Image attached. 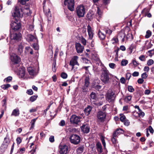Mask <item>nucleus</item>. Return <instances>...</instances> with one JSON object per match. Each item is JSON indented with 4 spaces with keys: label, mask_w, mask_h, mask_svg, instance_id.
Here are the masks:
<instances>
[{
    "label": "nucleus",
    "mask_w": 154,
    "mask_h": 154,
    "mask_svg": "<svg viewBox=\"0 0 154 154\" xmlns=\"http://www.w3.org/2000/svg\"><path fill=\"white\" fill-rule=\"evenodd\" d=\"M10 26V32H12L18 30L20 27L21 25L20 23L13 21L11 22Z\"/></svg>",
    "instance_id": "39448f33"
},
{
    "label": "nucleus",
    "mask_w": 154,
    "mask_h": 154,
    "mask_svg": "<svg viewBox=\"0 0 154 154\" xmlns=\"http://www.w3.org/2000/svg\"><path fill=\"white\" fill-rule=\"evenodd\" d=\"M132 63L133 65L135 66L136 67L138 65L140 64V63H138L137 61L136 60H133L132 61Z\"/></svg>",
    "instance_id": "8fccbe9b"
},
{
    "label": "nucleus",
    "mask_w": 154,
    "mask_h": 154,
    "mask_svg": "<svg viewBox=\"0 0 154 154\" xmlns=\"http://www.w3.org/2000/svg\"><path fill=\"white\" fill-rule=\"evenodd\" d=\"M94 87L96 90L99 91L101 89L102 86L98 85H95Z\"/></svg>",
    "instance_id": "c03bdc74"
},
{
    "label": "nucleus",
    "mask_w": 154,
    "mask_h": 154,
    "mask_svg": "<svg viewBox=\"0 0 154 154\" xmlns=\"http://www.w3.org/2000/svg\"><path fill=\"white\" fill-rule=\"evenodd\" d=\"M67 5V7L68 9L71 11H72L74 10V0H68L67 1L66 5Z\"/></svg>",
    "instance_id": "f8f14e48"
},
{
    "label": "nucleus",
    "mask_w": 154,
    "mask_h": 154,
    "mask_svg": "<svg viewBox=\"0 0 154 154\" xmlns=\"http://www.w3.org/2000/svg\"><path fill=\"white\" fill-rule=\"evenodd\" d=\"M81 42L83 44L85 45H86V40L83 38H82L81 39Z\"/></svg>",
    "instance_id": "5fc2aeb1"
},
{
    "label": "nucleus",
    "mask_w": 154,
    "mask_h": 154,
    "mask_svg": "<svg viewBox=\"0 0 154 154\" xmlns=\"http://www.w3.org/2000/svg\"><path fill=\"white\" fill-rule=\"evenodd\" d=\"M22 11V9L20 6L19 4H17L15 7L13 16L17 17H20L21 16V12Z\"/></svg>",
    "instance_id": "0eeeda50"
},
{
    "label": "nucleus",
    "mask_w": 154,
    "mask_h": 154,
    "mask_svg": "<svg viewBox=\"0 0 154 154\" xmlns=\"http://www.w3.org/2000/svg\"><path fill=\"white\" fill-rule=\"evenodd\" d=\"M131 96L129 95L125 97L124 99V100L125 102H128L129 101H130L131 100Z\"/></svg>",
    "instance_id": "c85d7f7f"
},
{
    "label": "nucleus",
    "mask_w": 154,
    "mask_h": 154,
    "mask_svg": "<svg viewBox=\"0 0 154 154\" xmlns=\"http://www.w3.org/2000/svg\"><path fill=\"white\" fill-rule=\"evenodd\" d=\"M125 36V34L124 32L122 31L120 32L117 35L118 38L121 40L122 42L124 41V38Z\"/></svg>",
    "instance_id": "6ab92c4d"
},
{
    "label": "nucleus",
    "mask_w": 154,
    "mask_h": 154,
    "mask_svg": "<svg viewBox=\"0 0 154 154\" xmlns=\"http://www.w3.org/2000/svg\"><path fill=\"white\" fill-rule=\"evenodd\" d=\"M78 57L77 56H74L72 58L70 61L69 65L72 66V69L74 68V66L75 65L79 66V64L77 60Z\"/></svg>",
    "instance_id": "9d476101"
},
{
    "label": "nucleus",
    "mask_w": 154,
    "mask_h": 154,
    "mask_svg": "<svg viewBox=\"0 0 154 154\" xmlns=\"http://www.w3.org/2000/svg\"><path fill=\"white\" fill-rule=\"evenodd\" d=\"M23 47L21 45H19L18 48V50L19 53L21 54L23 52Z\"/></svg>",
    "instance_id": "49530a36"
},
{
    "label": "nucleus",
    "mask_w": 154,
    "mask_h": 154,
    "mask_svg": "<svg viewBox=\"0 0 154 154\" xmlns=\"http://www.w3.org/2000/svg\"><path fill=\"white\" fill-rule=\"evenodd\" d=\"M43 9L44 12L45 13L46 15H47L48 20L49 21H50L51 19V12L49 9H48V12H46V11L44 10V7H43Z\"/></svg>",
    "instance_id": "a878e982"
},
{
    "label": "nucleus",
    "mask_w": 154,
    "mask_h": 154,
    "mask_svg": "<svg viewBox=\"0 0 154 154\" xmlns=\"http://www.w3.org/2000/svg\"><path fill=\"white\" fill-rule=\"evenodd\" d=\"M26 39L28 41L38 42L37 38L31 34H28L27 35Z\"/></svg>",
    "instance_id": "dca6fc26"
},
{
    "label": "nucleus",
    "mask_w": 154,
    "mask_h": 154,
    "mask_svg": "<svg viewBox=\"0 0 154 154\" xmlns=\"http://www.w3.org/2000/svg\"><path fill=\"white\" fill-rule=\"evenodd\" d=\"M147 76L148 75L146 72H144L141 75V77L143 79H146L147 77Z\"/></svg>",
    "instance_id": "e2e57ef3"
},
{
    "label": "nucleus",
    "mask_w": 154,
    "mask_h": 154,
    "mask_svg": "<svg viewBox=\"0 0 154 154\" xmlns=\"http://www.w3.org/2000/svg\"><path fill=\"white\" fill-rule=\"evenodd\" d=\"M116 137H114V136L112 135V137L111 139V141L112 143L114 144H115L116 143V140L115 138Z\"/></svg>",
    "instance_id": "052dcab7"
},
{
    "label": "nucleus",
    "mask_w": 154,
    "mask_h": 154,
    "mask_svg": "<svg viewBox=\"0 0 154 154\" xmlns=\"http://www.w3.org/2000/svg\"><path fill=\"white\" fill-rule=\"evenodd\" d=\"M38 97V96L37 95H33V96H31L30 98V100L32 102H33L34 101H35L36 99V98H37Z\"/></svg>",
    "instance_id": "4c0bfd02"
},
{
    "label": "nucleus",
    "mask_w": 154,
    "mask_h": 154,
    "mask_svg": "<svg viewBox=\"0 0 154 154\" xmlns=\"http://www.w3.org/2000/svg\"><path fill=\"white\" fill-rule=\"evenodd\" d=\"M128 89L129 91L131 92H132L134 91V89L133 87L130 85H128Z\"/></svg>",
    "instance_id": "58836bf2"
},
{
    "label": "nucleus",
    "mask_w": 154,
    "mask_h": 154,
    "mask_svg": "<svg viewBox=\"0 0 154 154\" xmlns=\"http://www.w3.org/2000/svg\"><path fill=\"white\" fill-rule=\"evenodd\" d=\"M100 140L104 147H106V143L104 140V137L103 136L101 137Z\"/></svg>",
    "instance_id": "37998d69"
},
{
    "label": "nucleus",
    "mask_w": 154,
    "mask_h": 154,
    "mask_svg": "<svg viewBox=\"0 0 154 154\" xmlns=\"http://www.w3.org/2000/svg\"><path fill=\"white\" fill-rule=\"evenodd\" d=\"M106 116L105 112L102 111H99L97 113V117L98 119L101 122H103Z\"/></svg>",
    "instance_id": "1a4fd4ad"
},
{
    "label": "nucleus",
    "mask_w": 154,
    "mask_h": 154,
    "mask_svg": "<svg viewBox=\"0 0 154 154\" xmlns=\"http://www.w3.org/2000/svg\"><path fill=\"white\" fill-rule=\"evenodd\" d=\"M37 119V118L33 119L32 120L31 122V126L30 128V129H31L33 128L34 126L35 122Z\"/></svg>",
    "instance_id": "7c9ffc66"
},
{
    "label": "nucleus",
    "mask_w": 154,
    "mask_h": 154,
    "mask_svg": "<svg viewBox=\"0 0 154 154\" xmlns=\"http://www.w3.org/2000/svg\"><path fill=\"white\" fill-rule=\"evenodd\" d=\"M52 70L54 72L56 71V62L55 60H54L53 63Z\"/></svg>",
    "instance_id": "a19ab883"
},
{
    "label": "nucleus",
    "mask_w": 154,
    "mask_h": 154,
    "mask_svg": "<svg viewBox=\"0 0 154 154\" xmlns=\"http://www.w3.org/2000/svg\"><path fill=\"white\" fill-rule=\"evenodd\" d=\"M18 74L21 77H23L25 74V68L24 67H22L19 68Z\"/></svg>",
    "instance_id": "a211bd4d"
},
{
    "label": "nucleus",
    "mask_w": 154,
    "mask_h": 154,
    "mask_svg": "<svg viewBox=\"0 0 154 154\" xmlns=\"http://www.w3.org/2000/svg\"><path fill=\"white\" fill-rule=\"evenodd\" d=\"M75 48L77 52L78 53H82L83 51L84 47L82 46L79 43H75Z\"/></svg>",
    "instance_id": "4468645a"
},
{
    "label": "nucleus",
    "mask_w": 154,
    "mask_h": 154,
    "mask_svg": "<svg viewBox=\"0 0 154 154\" xmlns=\"http://www.w3.org/2000/svg\"><path fill=\"white\" fill-rule=\"evenodd\" d=\"M92 109V107L90 106H88L84 110L85 114L87 116L89 115Z\"/></svg>",
    "instance_id": "4be33fe9"
},
{
    "label": "nucleus",
    "mask_w": 154,
    "mask_h": 154,
    "mask_svg": "<svg viewBox=\"0 0 154 154\" xmlns=\"http://www.w3.org/2000/svg\"><path fill=\"white\" fill-rule=\"evenodd\" d=\"M144 81L143 79L139 78L137 80V82L139 84H141L143 83Z\"/></svg>",
    "instance_id": "338daca9"
},
{
    "label": "nucleus",
    "mask_w": 154,
    "mask_h": 154,
    "mask_svg": "<svg viewBox=\"0 0 154 154\" xmlns=\"http://www.w3.org/2000/svg\"><path fill=\"white\" fill-rule=\"evenodd\" d=\"M115 93L112 90L110 91L109 92L107 93L106 95V99L109 102H110L113 101L114 99Z\"/></svg>",
    "instance_id": "9b49d317"
},
{
    "label": "nucleus",
    "mask_w": 154,
    "mask_h": 154,
    "mask_svg": "<svg viewBox=\"0 0 154 154\" xmlns=\"http://www.w3.org/2000/svg\"><path fill=\"white\" fill-rule=\"evenodd\" d=\"M90 96L91 102H95L97 100L98 98L97 94L95 93L92 92L90 94Z\"/></svg>",
    "instance_id": "f3484780"
},
{
    "label": "nucleus",
    "mask_w": 154,
    "mask_h": 154,
    "mask_svg": "<svg viewBox=\"0 0 154 154\" xmlns=\"http://www.w3.org/2000/svg\"><path fill=\"white\" fill-rule=\"evenodd\" d=\"M128 61L126 60L123 59L121 62V65L122 66L126 65L128 63Z\"/></svg>",
    "instance_id": "473e14b6"
},
{
    "label": "nucleus",
    "mask_w": 154,
    "mask_h": 154,
    "mask_svg": "<svg viewBox=\"0 0 154 154\" xmlns=\"http://www.w3.org/2000/svg\"><path fill=\"white\" fill-rule=\"evenodd\" d=\"M97 11L96 12V14H98L99 17H100L102 15V12L100 10L98 7H97Z\"/></svg>",
    "instance_id": "ea45409f"
},
{
    "label": "nucleus",
    "mask_w": 154,
    "mask_h": 154,
    "mask_svg": "<svg viewBox=\"0 0 154 154\" xmlns=\"http://www.w3.org/2000/svg\"><path fill=\"white\" fill-rule=\"evenodd\" d=\"M139 59L141 61H144L146 60L145 56L144 55H141L139 57Z\"/></svg>",
    "instance_id": "de8ad7c7"
},
{
    "label": "nucleus",
    "mask_w": 154,
    "mask_h": 154,
    "mask_svg": "<svg viewBox=\"0 0 154 154\" xmlns=\"http://www.w3.org/2000/svg\"><path fill=\"white\" fill-rule=\"evenodd\" d=\"M4 99L2 101V105L3 106H6V101L7 98L6 96H4Z\"/></svg>",
    "instance_id": "72a5a7b5"
},
{
    "label": "nucleus",
    "mask_w": 154,
    "mask_h": 154,
    "mask_svg": "<svg viewBox=\"0 0 154 154\" xmlns=\"http://www.w3.org/2000/svg\"><path fill=\"white\" fill-rule=\"evenodd\" d=\"M124 132V131L122 129L118 128L114 132L112 135L114 137H116L118 134H123Z\"/></svg>",
    "instance_id": "aec40b11"
},
{
    "label": "nucleus",
    "mask_w": 154,
    "mask_h": 154,
    "mask_svg": "<svg viewBox=\"0 0 154 154\" xmlns=\"http://www.w3.org/2000/svg\"><path fill=\"white\" fill-rule=\"evenodd\" d=\"M80 117L76 116L75 115H72L70 119V122L71 124H78L80 122Z\"/></svg>",
    "instance_id": "6e6552de"
},
{
    "label": "nucleus",
    "mask_w": 154,
    "mask_h": 154,
    "mask_svg": "<svg viewBox=\"0 0 154 154\" xmlns=\"http://www.w3.org/2000/svg\"><path fill=\"white\" fill-rule=\"evenodd\" d=\"M9 142V137L8 135H7L6 137L4 138L3 144L2 145H5L6 147L8 146Z\"/></svg>",
    "instance_id": "b1692460"
},
{
    "label": "nucleus",
    "mask_w": 154,
    "mask_h": 154,
    "mask_svg": "<svg viewBox=\"0 0 154 154\" xmlns=\"http://www.w3.org/2000/svg\"><path fill=\"white\" fill-rule=\"evenodd\" d=\"M12 79V78L11 76H8L5 79L4 81L6 82H11Z\"/></svg>",
    "instance_id": "c9c22d12"
},
{
    "label": "nucleus",
    "mask_w": 154,
    "mask_h": 154,
    "mask_svg": "<svg viewBox=\"0 0 154 154\" xmlns=\"http://www.w3.org/2000/svg\"><path fill=\"white\" fill-rule=\"evenodd\" d=\"M11 87V85L8 84H6L5 85H3L1 86V88L4 90H6L8 88Z\"/></svg>",
    "instance_id": "c756f323"
},
{
    "label": "nucleus",
    "mask_w": 154,
    "mask_h": 154,
    "mask_svg": "<svg viewBox=\"0 0 154 154\" xmlns=\"http://www.w3.org/2000/svg\"><path fill=\"white\" fill-rule=\"evenodd\" d=\"M120 120L122 122H123L125 120H126L125 116L123 114H120Z\"/></svg>",
    "instance_id": "e433bc0d"
},
{
    "label": "nucleus",
    "mask_w": 154,
    "mask_h": 154,
    "mask_svg": "<svg viewBox=\"0 0 154 154\" xmlns=\"http://www.w3.org/2000/svg\"><path fill=\"white\" fill-rule=\"evenodd\" d=\"M68 150V146L66 145L60 146L59 152L60 154H66Z\"/></svg>",
    "instance_id": "2eb2a0df"
},
{
    "label": "nucleus",
    "mask_w": 154,
    "mask_h": 154,
    "mask_svg": "<svg viewBox=\"0 0 154 154\" xmlns=\"http://www.w3.org/2000/svg\"><path fill=\"white\" fill-rule=\"evenodd\" d=\"M61 76L63 79H65L67 78V75L66 73L62 72L61 74Z\"/></svg>",
    "instance_id": "a18cd8bd"
},
{
    "label": "nucleus",
    "mask_w": 154,
    "mask_h": 154,
    "mask_svg": "<svg viewBox=\"0 0 154 154\" xmlns=\"http://www.w3.org/2000/svg\"><path fill=\"white\" fill-rule=\"evenodd\" d=\"M105 32L106 33L108 34L109 35H111L112 33L111 30L109 29H106Z\"/></svg>",
    "instance_id": "680f3d73"
},
{
    "label": "nucleus",
    "mask_w": 154,
    "mask_h": 154,
    "mask_svg": "<svg viewBox=\"0 0 154 154\" xmlns=\"http://www.w3.org/2000/svg\"><path fill=\"white\" fill-rule=\"evenodd\" d=\"M75 11L79 17H84L85 13V8L84 5H80L78 6Z\"/></svg>",
    "instance_id": "f03ea898"
},
{
    "label": "nucleus",
    "mask_w": 154,
    "mask_h": 154,
    "mask_svg": "<svg viewBox=\"0 0 154 154\" xmlns=\"http://www.w3.org/2000/svg\"><path fill=\"white\" fill-rule=\"evenodd\" d=\"M87 31L88 32H93V30L89 25H88L87 26Z\"/></svg>",
    "instance_id": "0e129e2a"
},
{
    "label": "nucleus",
    "mask_w": 154,
    "mask_h": 154,
    "mask_svg": "<svg viewBox=\"0 0 154 154\" xmlns=\"http://www.w3.org/2000/svg\"><path fill=\"white\" fill-rule=\"evenodd\" d=\"M89 84V78H86L85 79L84 85L86 87H88Z\"/></svg>",
    "instance_id": "f704fd0d"
},
{
    "label": "nucleus",
    "mask_w": 154,
    "mask_h": 154,
    "mask_svg": "<svg viewBox=\"0 0 154 154\" xmlns=\"http://www.w3.org/2000/svg\"><path fill=\"white\" fill-rule=\"evenodd\" d=\"M33 47L35 50H38V45L36 43H34L33 44Z\"/></svg>",
    "instance_id": "603ef678"
},
{
    "label": "nucleus",
    "mask_w": 154,
    "mask_h": 154,
    "mask_svg": "<svg viewBox=\"0 0 154 154\" xmlns=\"http://www.w3.org/2000/svg\"><path fill=\"white\" fill-rule=\"evenodd\" d=\"M65 122L64 120H62L60 121V122L59 123V125L61 126H63L65 125Z\"/></svg>",
    "instance_id": "13d9d810"
},
{
    "label": "nucleus",
    "mask_w": 154,
    "mask_h": 154,
    "mask_svg": "<svg viewBox=\"0 0 154 154\" xmlns=\"http://www.w3.org/2000/svg\"><path fill=\"white\" fill-rule=\"evenodd\" d=\"M20 115V111L18 108H16L14 109L11 114V116H18Z\"/></svg>",
    "instance_id": "5701e85b"
},
{
    "label": "nucleus",
    "mask_w": 154,
    "mask_h": 154,
    "mask_svg": "<svg viewBox=\"0 0 154 154\" xmlns=\"http://www.w3.org/2000/svg\"><path fill=\"white\" fill-rule=\"evenodd\" d=\"M96 148L97 151L99 153L102 152V147L101 143L98 142L96 144Z\"/></svg>",
    "instance_id": "412c9836"
},
{
    "label": "nucleus",
    "mask_w": 154,
    "mask_h": 154,
    "mask_svg": "<svg viewBox=\"0 0 154 154\" xmlns=\"http://www.w3.org/2000/svg\"><path fill=\"white\" fill-rule=\"evenodd\" d=\"M26 93L29 95H32L33 93V91L32 89H29L27 90Z\"/></svg>",
    "instance_id": "864d4df0"
},
{
    "label": "nucleus",
    "mask_w": 154,
    "mask_h": 154,
    "mask_svg": "<svg viewBox=\"0 0 154 154\" xmlns=\"http://www.w3.org/2000/svg\"><path fill=\"white\" fill-rule=\"evenodd\" d=\"M98 35L100 38L101 40L104 39L106 37L105 35L100 30L98 31Z\"/></svg>",
    "instance_id": "393cba45"
},
{
    "label": "nucleus",
    "mask_w": 154,
    "mask_h": 154,
    "mask_svg": "<svg viewBox=\"0 0 154 154\" xmlns=\"http://www.w3.org/2000/svg\"><path fill=\"white\" fill-rule=\"evenodd\" d=\"M112 40L113 41H114V42H113L112 43L113 44H115L116 43L118 42V38L117 37H114L112 39Z\"/></svg>",
    "instance_id": "bf43d9fd"
},
{
    "label": "nucleus",
    "mask_w": 154,
    "mask_h": 154,
    "mask_svg": "<svg viewBox=\"0 0 154 154\" xmlns=\"http://www.w3.org/2000/svg\"><path fill=\"white\" fill-rule=\"evenodd\" d=\"M131 74L130 73H128L126 74V79L127 80H129L131 77Z\"/></svg>",
    "instance_id": "6e6d98bb"
},
{
    "label": "nucleus",
    "mask_w": 154,
    "mask_h": 154,
    "mask_svg": "<svg viewBox=\"0 0 154 154\" xmlns=\"http://www.w3.org/2000/svg\"><path fill=\"white\" fill-rule=\"evenodd\" d=\"M80 136L76 134H72L70 135L69 140L70 142L75 145L78 144L80 141Z\"/></svg>",
    "instance_id": "20e7f679"
},
{
    "label": "nucleus",
    "mask_w": 154,
    "mask_h": 154,
    "mask_svg": "<svg viewBox=\"0 0 154 154\" xmlns=\"http://www.w3.org/2000/svg\"><path fill=\"white\" fill-rule=\"evenodd\" d=\"M25 150V148H22L20 149V150H19L18 151V152L20 154H22L24 152Z\"/></svg>",
    "instance_id": "09e8293b"
},
{
    "label": "nucleus",
    "mask_w": 154,
    "mask_h": 154,
    "mask_svg": "<svg viewBox=\"0 0 154 154\" xmlns=\"http://www.w3.org/2000/svg\"><path fill=\"white\" fill-rule=\"evenodd\" d=\"M10 38L11 41H13L16 42L21 40V34L19 32H10Z\"/></svg>",
    "instance_id": "7ed1b4c3"
},
{
    "label": "nucleus",
    "mask_w": 154,
    "mask_h": 154,
    "mask_svg": "<svg viewBox=\"0 0 154 154\" xmlns=\"http://www.w3.org/2000/svg\"><path fill=\"white\" fill-rule=\"evenodd\" d=\"M88 34L89 35V38L90 39H92L94 35L93 32H88Z\"/></svg>",
    "instance_id": "3c124183"
},
{
    "label": "nucleus",
    "mask_w": 154,
    "mask_h": 154,
    "mask_svg": "<svg viewBox=\"0 0 154 154\" xmlns=\"http://www.w3.org/2000/svg\"><path fill=\"white\" fill-rule=\"evenodd\" d=\"M84 146H80L79 147L76 149V151L78 154H80L82 153L84 150Z\"/></svg>",
    "instance_id": "cd10ccee"
},
{
    "label": "nucleus",
    "mask_w": 154,
    "mask_h": 154,
    "mask_svg": "<svg viewBox=\"0 0 154 154\" xmlns=\"http://www.w3.org/2000/svg\"><path fill=\"white\" fill-rule=\"evenodd\" d=\"M151 32L149 30H148L146 32V33L145 36V37L146 38H148L151 35Z\"/></svg>",
    "instance_id": "2f4dec72"
},
{
    "label": "nucleus",
    "mask_w": 154,
    "mask_h": 154,
    "mask_svg": "<svg viewBox=\"0 0 154 154\" xmlns=\"http://www.w3.org/2000/svg\"><path fill=\"white\" fill-rule=\"evenodd\" d=\"M109 71L106 68L103 69L101 76V80L105 84L108 83L109 80Z\"/></svg>",
    "instance_id": "f257e3e1"
},
{
    "label": "nucleus",
    "mask_w": 154,
    "mask_h": 154,
    "mask_svg": "<svg viewBox=\"0 0 154 154\" xmlns=\"http://www.w3.org/2000/svg\"><path fill=\"white\" fill-rule=\"evenodd\" d=\"M27 71L29 74L31 75H34L35 73L34 69L31 67H29L27 68Z\"/></svg>",
    "instance_id": "bb28decb"
},
{
    "label": "nucleus",
    "mask_w": 154,
    "mask_h": 154,
    "mask_svg": "<svg viewBox=\"0 0 154 154\" xmlns=\"http://www.w3.org/2000/svg\"><path fill=\"white\" fill-rule=\"evenodd\" d=\"M29 0H19V2L22 5H24L26 4V2L28 1Z\"/></svg>",
    "instance_id": "4d7b16f0"
},
{
    "label": "nucleus",
    "mask_w": 154,
    "mask_h": 154,
    "mask_svg": "<svg viewBox=\"0 0 154 154\" xmlns=\"http://www.w3.org/2000/svg\"><path fill=\"white\" fill-rule=\"evenodd\" d=\"M11 60L12 62L13 63L12 65V67L15 66L16 68V66H18L17 65V64H18L20 61V58L17 55H15L11 57ZM17 69V68L14 69L15 70H16Z\"/></svg>",
    "instance_id": "423d86ee"
},
{
    "label": "nucleus",
    "mask_w": 154,
    "mask_h": 154,
    "mask_svg": "<svg viewBox=\"0 0 154 154\" xmlns=\"http://www.w3.org/2000/svg\"><path fill=\"white\" fill-rule=\"evenodd\" d=\"M123 122L124 124L127 126H128L130 124V122L127 120H125Z\"/></svg>",
    "instance_id": "774afa93"
},
{
    "label": "nucleus",
    "mask_w": 154,
    "mask_h": 154,
    "mask_svg": "<svg viewBox=\"0 0 154 154\" xmlns=\"http://www.w3.org/2000/svg\"><path fill=\"white\" fill-rule=\"evenodd\" d=\"M154 63V61L152 59H149L147 62V65L148 66L153 64Z\"/></svg>",
    "instance_id": "79ce46f5"
},
{
    "label": "nucleus",
    "mask_w": 154,
    "mask_h": 154,
    "mask_svg": "<svg viewBox=\"0 0 154 154\" xmlns=\"http://www.w3.org/2000/svg\"><path fill=\"white\" fill-rule=\"evenodd\" d=\"M82 131L84 133L87 134L90 131V127L87 124H84L81 127Z\"/></svg>",
    "instance_id": "ddd939ff"
},
{
    "label": "nucleus",
    "mask_w": 154,
    "mask_h": 154,
    "mask_svg": "<svg viewBox=\"0 0 154 154\" xmlns=\"http://www.w3.org/2000/svg\"><path fill=\"white\" fill-rule=\"evenodd\" d=\"M139 73L138 72L135 71L132 74V75L134 77H137L139 75Z\"/></svg>",
    "instance_id": "69168bd1"
}]
</instances>
